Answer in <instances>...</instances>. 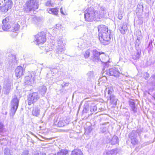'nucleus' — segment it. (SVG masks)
<instances>
[{"label": "nucleus", "mask_w": 155, "mask_h": 155, "mask_svg": "<svg viewBox=\"0 0 155 155\" xmlns=\"http://www.w3.org/2000/svg\"><path fill=\"white\" fill-rule=\"evenodd\" d=\"M95 4L92 0H89L88 2L87 5L89 7L84 12V18L85 20L88 22H91L93 21H99L100 19L104 17V11H95L92 6Z\"/></svg>", "instance_id": "obj_1"}, {"label": "nucleus", "mask_w": 155, "mask_h": 155, "mask_svg": "<svg viewBox=\"0 0 155 155\" xmlns=\"http://www.w3.org/2000/svg\"><path fill=\"white\" fill-rule=\"evenodd\" d=\"M38 0H29L27 1L25 7V11L27 12L35 11L38 8Z\"/></svg>", "instance_id": "obj_2"}, {"label": "nucleus", "mask_w": 155, "mask_h": 155, "mask_svg": "<svg viewBox=\"0 0 155 155\" xmlns=\"http://www.w3.org/2000/svg\"><path fill=\"white\" fill-rule=\"evenodd\" d=\"M19 102V100L17 97L15 95L12 99L11 103V108L10 114L11 116H13L18 108Z\"/></svg>", "instance_id": "obj_3"}, {"label": "nucleus", "mask_w": 155, "mask_h": 155, "mask_svg": "<svg viewBox=\"0 0 155 155\" xmlns=\"http://www.w3.org/2000/svg\"><path fill=\"white\" fill-rule=\"evenodd\" d=\"M110 31L106 33L99 34V39L100 41L104 45H107L110 40Z\"/></svg>", "instance_id": "obj_4"}, {"label": "nucleus", "mask_w": 155, "mask_h": 155, "mask_svg": "<svg viewBox=\"0 0 155 155\" xmlns=\"http://www.w3.org/2000/svg\"><path fill=\"white\" fill-rule=\"evenodd\" d=\"M56 47L55 49L56 52L58 54L63 53L65 50V47L62 38L58 39L55 44Z\"/></svg>", "instance_id": "obj_5"}, {"label": "nucleus", "mask_w": 155, "mask_h": 155, "mask_svg": "<svg viewBox=\"0 0 155 155\" xmlns=\"http://www.w3.org/2000/svg\"><path fill=\"white\" fill-rule=\"evenodd\" d=\"M12 4V2L11 0H9L7 2L4 0V2H2V3H0V5H2L0 8L1 11L3 12H6L9 9L11 8Z\"/></svg>", "instance_id": "obj_6"}, {"label": "nucleus", "mask_w": 155, "mask_h": 155, "mask_svg": "<svg viewBox=\"0 0 155 155\" xmlns=\"http://www.w3.org/2000/svg\"><path fill=\"white\" fill-rule=\"evenodd\" d=\"M39 98V95L38 93L34 92L30 94L28 96V104L31 105L36 102Z\"/></svg>", "instance_id": "obj_7"}, {"label": "nucleus", "mask_w": 155, "mask_h": 155, "mask_svg": "<svg viewBox=\"0 0 155 155\" xmlns=\"http://www.w3.org/2000/svg\"><path fill=\"white\" fill-rule=\"evenodd\" d=\"M35 40L38 45L44 43L46 41L45 34L44 32L38 33L35 36Z\"/></svg>", "instance_id": "obj_8"}, {"label": "nucleus", "mask_w": 155, "mask_h": 155, "mask_svg": "<svg viewBox=\"0 0 155 155\" xmlns=\"http://www.w3.org/2000/svg\"><path fill=\"white\" fill-rule=\"evenodd\" d=\"M35 74V72L32 71L25 78L24 82L26 84L31 85L34 83Z\"/></svg>", "instance_id": "obj_9"}, {"label": "nucleus", "mask_w": 155, "mask_h": 155, "mask_svg": "<svg viewBox=\"0 0 155 155\" xmlns=\"http://www.w3.org/2000/svg\"><path fill=\"white\" fill-rule=\"evenodd\" d=\"M13 88L12 84L11 81L7 80L5 81L3 88L4 94H8Z\"/></svg>", "instance_id": "obj_10"}, {"label": "nucleus", "mask_w": 155, "mask_h": 155, "mask_svg": "<svg viewBox=\"0 0 155 155\" xmlns=\"http://www.w3.org/2000/svg\"><path fill=\"white\" fill-rule=\"evenodd\" d=\"M92 55L91 57V60L94 62H98L101 61L102 62L106 63L107 62L105 61H102L99 58V55L101 54L100 52H98L96 49H94L92 51Z\"/></svg>", "instance_id": "obj_11"}, {"label": "nucleus", "mask_w": 155, "mask_h": 155, "mask_svg": "<svg viewBox=\"0 0 155 155\" xmlns=\"http://www.w3.org/2000/svg\"><path fill=\"white\" fill-rule=\"evenodd\" d=\"M107 73H109V75L115 77H118L120 74L118 68L115 67H113L110 69Z\"/></svg>", "instance_id": "obj_12"}, {"label": "nucleus", "mask_w": 155, "mask_h": 155, "mask_svg": "<svg viewBox=\"0 0 155 155\" xmlns=\"http://www.w3.org/2000/svg\"><path fill=\"white\" fill-rule=\"evenodd\" d=\"M15 72V76L18 78L22 76L24 73L23 68L20 66L17 67Z\"/></svg>", "instance_id": "obj_13"}, {"label": "nucleus", "mask_w": 155, "mask_h": 155, "mask_svg": "<svg viewBox=\"0 0 155 155\" xmlns=\"http://www.w3.org/2000/svg\"><path fill=\"white\" fill-rule=\"evenodd\" d=\"M99 34H101L102 33H106L107 32H109L108 29L107 27L103 25H99L98 27Z\"/></svg>", "instance_id": "obj_14"}, {"label": "nucleus", "mask_w": 155, "mask_h": 155, "mask_svg": "<svg viewBox=\"0 0 155 155\" xmlns=\"http://www.w3.org/2000/svg\"><path fill=\"white\" fill-rule=\"evenodd\" d=\"M127 29V24L124 23H123L120 25L119 29L121 33L123 34L126 33Z\"/></svg>", "instance_id": "obj_15"}, {"label": "nucleus", "mask_w": 155, "mask_h": 155, "mask_svg": "<svg viewBox=\"0 0 155 155\" xmlns=\"http://www.w3.org/2000/svg\"><path fill=\"white\" fill-rule=\"evenodd\" d=\"M38 91L43 96L45 95L47 90L45 86L42 85L40 86L38 88Z\"/></svg>", "instance_id": "obj_16"}, {"label": "nucleus", "mask_w": 155, "mask_h": 155, "mask_svg": "<svg viewBox=\"0 0 155 155\" xmlns=\"http://www.w3.org/2000/svg\"><path fill=\"white\" fill-rule=\"evenodd\" d=\"M129 105L131 107V110L135 113L137 111V108L135 106V103L133 101H130L129 102Z\"/></svg>", "instance_id": "obj_17"}, {"label": "nucleus", "mask_w": 155, "mask_h": 155, "mask_svg": "<svg viewBox=\"0 0 155 155\" xmlns=\"http://www.w3.org/2000/svg\"><path fill=\"white\" fill-rule=\"evenodd\" d=\"M137 51L132 56V58L134 60L138 59L141 54V51L140 50H138L137 49Z\"/></svg>", "instance_id": "obj_18"}, {"label": "nucleus", "mask_w": 155, "mask_h": 155, "mask_svg": "<svg viewBox=\"0 0 155 155\" xmlns=\"http://www.w3.org/2000/svg\"><path fill=\"white\" fill-rule=\"evenodd\" d=\"M8 57H7V58L10 64L15 61L16 59L15 55L9 54L8 55Z\"/></svg>", "instance_id": "obj_19"}, {"label": "nucleus", "mask_w": 155, "mask_h": 155, "mask_svg": "<svg viewBox=\"0 0 155 155\" xmlns=\"http://www.w3.org/2000/svg\"><path fill=\"white\" fill-rule=\"evenodd\" d=\"M110 99L112 104H113L115 106L117 105V101L118 99L114 95H110Z\"/></svg>", "instance_id": "obj_20"}, {"label": "nucleus", "mask_w": 155, "mask_h": 155, "mask_svg": "<svg viewBox=\"0 0 155 155\" xmlns=\"http://www.w3.org/2000/svg\"><path fill=\"white\" fill-rule=\"evenodd\" d=\"M57 125L58 127H62L65 126L66 125V123L63 118H60L58 121Z\"/></svg>", "instance_id": "obj_21"}, {"label": "nucleus", "mask_w": 155, "mask_h": 155, "mask_svg": "<svg viewBox=\"0 0 155 155\" xmlns=\"http://www.w3.org/2000/svg\"><path fill=\"white\" fill-rule=\"evenodd\" d=\"M2 29L4 31H9L11 28V26L10 24H3L2 26Z\"/></svg>", "instance_id": "obj_22"}, {"label": "nucleus", "mask_w": 155, "mask_h": 155, "mask_svg": "<svg viewBox=\"0 0 155 155\" xmlns=\"http://www.w3.org/2000/svg\"><path fill=\"white\" fill-rule=\"evenodd\" d=\"M48 13L50 14L57 15L58 14V10L56 8H50L47 9Z\"/></svg>", "instance_id": "obj_23"}, {"label": "nucleus", "mask_w": 155, "mask_h": 155, "mask_svg": "<svg viewBox=\"0 0 155 155\" xmlns=\"http://www.w3.org/2000/svg\"><path fill=\"white\" fill-rule=\"evenodd\" d=\"M72 155H83L82 152L80 149L74 150L72 152Z\"/></svg>", "instance_id": "obj_24"}, {"label": "nucleus", "mask_w": 155, "mask_h": 155, "mask_svg": "<svg viewBox=\"0 0 155 155\" xmlns=\"http://www.w3.org/2000/svg\"><path fill=\"white\" fill-rule=\"evenodd\" d=\"M19 28V25L17 23H15L12 25L11 30L13 32H16L18 30Z\"/></svg>", "instance_id": "obj_25"}, {"label": "nucleus", "mask_w": 155, "mask_h": 155, "mask_svg": "<svg viewBox=\"0 0 155 155\" xmlns=\"http://www.w3.org/2000/svg\"><path fill=\"white\" fill-rule=\"evenodd\" d=\"M92 51L88 49L85 52H83V55L85 58H88L90 56L91 52H92Z\"/></svg>", "instance_id": "obj_26"}, {"label": "nucleus", "mask_w": 155, "mask_h": 155, "mask_svg": "<svg viewBox=\"0 0 155 155\" xmlns=\"http://www.w3.org/2000/svg\"><path fill=\"white\" fill-rule=\"evenodd\" d=\"M40 111L38 107H35L32 111V114L35 116H38L39 114Z\"/></svg>", "instance_id": "obj_27"}, {"label": "nucleus", "mask_w": 155, "mask_h": 155, "mask_svg": "<svg viewBox=\"0 0 155 155\" xmlns=\"http://www.w3.org/2000/svg\"><path fill=\"white\" fill-rule=\"evenodd\" d=\"M137 137V133L135 130H133L129 134V137L130 139L134 138Z\"/></svg>", "instance_id": "obj_28"}, {"label": "nucleus", "mask_w": 155, "mask_h": 155, "mask_svg": "<svg viewBox=\"0 0 155 155\" xmlns=\"http://www.w3.org/2000/svg\"><path fill=\"white\" fill-rule=\"evenodd\" d=\"M41 49L42 50H43L44 52L47 53L48 51H51L52 48H50L48 46H45L44 47H41Z\"/></svg>", "instance_id": "obj_29"}, {"label": "nucleus", "mask_w": 155, "mask_h": 155, "mask_svg": "<svg viewBox=\"0 0 155 155\" xmlns=\"http://www.w3.org/2000/svg\"><path fill=\"white\" fill-rule=\"evenodd\" d=\"M118 142V139L117 136L114 137L111 140V143L114 145Z\"/></svg>", "instance_id": "obj_30"}, {"label": "nucleus", "mask_w": 155, "mask_h": 155, "mask_svg": "<svg viewBox=\"0 0 155 155\" xmlns=\"http://www.w3.org/2000/svg\"><path fill=\"white\" fill-rule=\"evenodd\" d=\"M10 17L9 16H7L3 19L2 21V24H10Z\"/></svg>", "instance_id": "obj_31"}, {"label": "nucleus", "mask_w": 155, "mask_h": 155, "mask_svg": "<svg viewBox=\"0 0 155 155\" xmlns=\"http://www.w3.org/2000/svg\"><path fill=\"white\" fill-rule=\"evenodd\" d=\"M90 111L92 114L97 110V107L94 104H92L90 107Z\"/></svg>", "instance_id": "obj_32"}, {"label": "nucleus", "mask_w": 155, "mask_h": 155, "mask_svg": "<svg viewBox=\"0 0 155 155\" xmlns=\"http://www.w3.org/2000/svg\"><path fill=\"white\" fill-rule=\"evenodd\" d=\"M87 75L88 76V79L90 80L93 78L94 77V73L93 72L90 71L87 73Z\"/></svg>", "instance_id": "obj_33"}, {"label": "nucleus", "mask_w": 155, "mask_h": 155, "mask_svg": "<svg viewBox=\"0 0 155 155\" xmlns=\"http://www.w3.org/2000/svg\"><path fill=\"white\" fill-rule=\"evenodd\" d=\"M130 139L131 143L135 145L138 144V140L137 139L136 137Z\"/></svg>", "instance_id": "obj_34"}, {"label": "nucleus", "mask_w": 155, "mask_h": 155, "mask_svg": "<svg viewBox=\"0 0 155 155\" xmlns=\"http://www.w3.org/2000/svg\"><path fill=\"white\" fill-rule=\"evenodd\" d=\"M137 10L142 12L143 10V7L142 5L138 4L137 7Z\"/></svg>", "instance_id": "obj_35"}, {"label": "nucleus", "mask_w": 155, "mask_h": 155, "mask_svg": "<svg viewBox=\"0 0 155 155\" xmlns=\"http://www.w3.org/2000/svg\"><path fill=\"white\" fill-rule=\"evenodd\" d=\"M5 155H10V150L8 148H6L4 150Z\"/></svg>", "instance_id": "obj_36"}, {"label": "nucleus", "mask_w": 155, "mask_h": 155, "mask_svg": "<svg viewBox=\"0 0 155 155\" xmlns=\"http://www.w3.org/2000/svg\"><path fill=\"white\" fill-rule=\"evenodd\" d=\"M139 37H137V40L136 41L135 43V46L136 47V48L137 49V46H139L140 44V41L138 39ZM139 38H140V37H139Z\"/></svg>", "instance_id": "obj_37"}, {"label": "nucleus", "mask_w": 155, "mask_h": 155, "mask_svg": "<svg viewBox=\"0 0 155 155\" xmlns=\"http://www.w3.org/2000/svg\"><path fill=\"white\" fill-rule=\"evenodd\" d=\"M108 94L109 95H114L113 94H112V92L113 91V89L112 87H111L110 88H108Z\"/></svg>", "instance_id": "obj_38"}, {"label": "nucleus", "mask_w": 155, "mask_h": 155, "mask_svg": "<svg viewBox=\"0 0 155 155\" xmlns=\"http://www.w3.org/2000/svg\"><path fill=\"white\" fill-rule=\"evenodd\" d=\"M46 5L48 6H53V3L51 2V1H48L46 3Z\"/></svg>", "instance_id": "obj_39"}, {"label": "nucleus", "mask_w": 155, "mask_h": 155, "mask_svg": "<svg viewBox=\"0 0 155 155\" xmlns=\"http://www.w3.org/2000/svg\"><path fill=\"white\" fill-rule=\"evenodd\" d=\"M69 85V83L68 82H63V83L61 84V85L62 87H64L66 86H68Z\"/></svg>", "instance_id": "obj_40"}, {"label": "nucleus", "mask_w": 155, "mask_h": 155, "mask_svg": "<svg viewBox=\"0 0 155 155\" xmlns=\"http://www.w3.org/2000/svg\"><path fill=\"white\" fill-rule=\"evenodd\" d=\"M117 153V149H113L110 152V153L113 154H116Z\"/></svg>", "instance_id": "obj_41"}, {"label": "nucleus", "mask_w": 155, "mask_h": 155, "mask_svg": "<svg viewBox=\"0 0 155 155\" xmlns=\"http://www.w3.org/2000/svg\"><path fill=\"white\" fill-rule=\"evenodd\" d=\"M56 27L57 29H63L62 28H63L62 26L61 25L59 24L56 25Z\"/></svg>", "instance_id": "obj_42"}, {"label": "nucleus", "mask_w": 155, "mask_h": 155, "mask_svg": "<svg viewBox=\"0 0 155 155\" xmlns=\"http://www.w3.org/2000/svg\"><path fill=\"white\" fill-rule=\"evenodd\" d=\"M150 77L149 74L147 72L144 73L143 77L145 79H147Z\"/></svg>", "instance_id": "obj_43"}, {"label": "nucleus", "mask_w": 155, "mask_h": 155, "mask_svg": "<svg viewBox=\"0 0 155 155\" xmlns=\"http://www.w3.org/2000/svg\"><path fill=\"white\" fill-rule=\"evenodd\" d=\"M92 128L91 126H89L86 129V130L87 131L88 133H90L92 130Z\"/></svg>", "instance_id": "obj_44"}, {"label": "nucleus", "mask_w": 155, "mask_h": 155, "mask_svg": "<svg viewBox=\"0 0 155 155\" xmlns=\"http://www.w3.org/2000/svg\"><path fill=\"white\" fill-rule=\"evenodd\" d=\"M28 150H24L22 153L21 155H28Z\"/></svg>", "instance_id": "obj_45"}, {"label": "nucleus", "mask_w": 155, "mask_h": 155, "mask_svg": "<svg viewBox=\"0 0 155 155\" xmlns=\"http://www.w3.org/2000/svg\"><path fill=\"white\" fill-rule=\"evenodd\" d=\"M147 3L150 4L154 3L153 0H146Z\"/></svg>", "instance_id": "obj_46"}, {"label": "nucleus", "mask_w": 155, "mask_h": 155, "mask_svg": "<svg viewBox=\"0 0 155 155\" xmlns=\"http://www.w3.org/2000/svg\"><path fill=\"white\" fill-rule=\"evenodd\" d=\"M3 125L0 122V132H2L3 130Z\"/></svg>", "instance_id": "obj_47"}, {"label": "nucleus", "mask_w": 155, "mask_h": 155, "mask_svg": "<svg viewBox=\"0 0 155 155\" xmlns=\"http://www.w3.org/2000/svg\"><path fill=\"white\" fill-rule=\"evenodd\" d=\"M35 155H46L45 153H36L35 154Z\"/></svg>", "instance_id": "obj_48"}, {"label": "nucleus", "mask_w": 155, "mask_h": 155, "mask_svg": "<svg viewBox=\"0 0 155 155\" xmlns=\"http://www.w3.org/2000/svg\"><path fill=\"white\" fill-rule=\"evenodd\" d=\"M122 15L121 14H119L118 15V18L119 19H121L122 18Z\"/></svg>", "instance_id": "obj_49"}, {"label": "nucleus", "mask_w": 155, "mask_h": 155, "mask_svg": "<svg viewBox=\"0 0 155 155\" xmlns=\"http://www.w3.org/2000/svg\"><path fill=\"white\" fill-rule=\"evenodd\" d=\"M154 90V89H150L149 90V92H148V93L149 94H150V92H153Z\"/></svg>", "instance_id": "obj_50"}, {"label": "nucleus", "mask_w": 155, "mask_h": 155, "mask_svg": "<svg viewBox=\"0 0 155 155\" xmlns=\"http://www.w3.org/2000/svg\"><path fill=\"white\" fill-rule=\"evenodd\" d=\"M60 12L61 14L63 15H64V12H63V9L62 8H61L60 9Z\"/></svg>", "instance_id": "obj_51"}, {"label": "nucleus", "mask_w": 155, "mask_h": 155, "mask_svg": "<svg viewBox=\"0 0 155 155\" xmlns=\"http://www.w3.org/2000/svg\"><path fill=\"white\" fill-rule=\"evenodd\" d=\"M2 64V61L1 59L0 58V66H1Z\"/></svg>", "instance_id": "obj_52"}, {"label": "nucleus", "mask_w": 155, "mask_h": 155, "mask_svg": "<svg viewBox=\"0 0 155 155\" xmlns=\"http://www.w3.org/2000/svg\"><path fill=\"white\" fill-rule=\"evenodd\" d=\"M152 77L155 79V74H153L152 75Z\"/></svg>", "instance_id": "obj_53"}, {"label": "nucleus", "mask_w": 155, "mask_h": 155, "mask_svg": "<svg viewBox=\"0 0 155 155\" xmlns=\"http://www.w3.org/2000/svg\"><path fill=\"white\" fill-rule=\"evenodd\" d=\"M154 141H155V140H154L153 141V142H149H149H147V144H150V143H152Z\"/></svg>", "instance_id": "obj_54"}, {"label": "nucleus", "mask_w": 155, "mask_h": 155, "mask_svg": "<svg viewBox=\"0 0 155 155\" xmlns=\"http://www.w3.org/2000/svg\"><path fill=\"white\" fill-rule=\"evenodd\" d=\"M153 97L154 98V100H155V93L153 94Z\"/></svg>", "instance_id": "obj_55"}, {"label": "nucleus", "mask_w": 155, "mask_h": 155, "mask_svg": "<svg viewBox=\"0 0 155 155\" xmlns=\"http://www.w3.org/2000/svg\"><path fill=\"white\" fill-rule=\"evenodd\" d=\"M104 57H105L106 58H108V57L105 56V55H104Z\"/></svg>", "instance_id": "obj_56"}, {"label": "nucleus", "mask_w": 155, "mask_h": 155, "mask_svg": "<svg viewBox=\"0 0 155 155\" xmlns=\"http://www.w3.org/2000/svg\"><path fill=\"white\" fill-rule=\"evenodd\" d=\"M102 54H104V52H102Z\"/></svg>", "instance_id": "obj_57"}, {"label": "nucleus", "mask_w": 155, "mask_h": 155, "mask_svg": "<svg viewBox=\"0 0 155 155\" xmlns=\"http://www.w3.org/2000/svg\"><path fill=\"white\" fill-rule=\"evenodd\" d=\"M154 140H155V138H154Z\"/></svg>", "instance_id": "obj_58"}]
</instances>
